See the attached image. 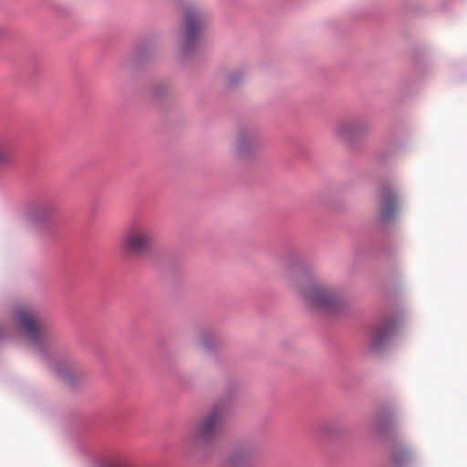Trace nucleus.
I'll use <instances>...</instances> for the list:
<instances>
[{"mask_svg":"<svg viewBox=\"0 0 467 467\" xmlns=\"http://www.w3.org/2000/svg\"><path fill=\"white\" fill-rule=\"evenodd\" d=\"M296 291L309 308L327 314H337L344 307V300L337 289L317 281L298 284Z\"/></svg>","mask_w":467,"mask_h":467,"instance_id":"obj_1","label":"nucleus"},{"mask_svg":"<svg viewBox=\"0 0 467 467\" xmlns=\"http://www.w3.org/2000/svg\"><path fill=\"white\" fill-rule=\"evenodd\" d=\"M152 239L151 229L147 224L131 225L122 235V252L129 257L139 258L150 250Z\"/></svg>","mask_w":467,"mask_h":467,"instance_id":"obj_2","label":"nucleus"},{"mask_svg":"<svg viewBox=\"0 0 467 467\" xmlns=\"http://www.w3.org/2000/svg\"><path fill=\"white\" fill-rule=\"evenodd\" d=\"M16 318L27 339L40 345L47 337V331L39 314L31 306H19L15 310Z\"/></svg>","mask_w":467,"mask_h":467,"instance_id":"obj_3","label":"nucleus"},{"mask_svg":"<svg viewBox=\"0 0 467 467\" xmlns=\"http://www.w3.org/2000/svg\"><path fill=\"white\" fill-rule=\"evenodd\" d=\"M224 416L225 410L223 407H213L191 431V436L202 441H212L217 435Z\"/></svg>","mask_w":467,"mask_h":467,"instance_id":"obj_4","label":"nucleus"},{"mask_svg":"<svg viewBox=\"0 0 467 467\" xmlns=\"http://www.w3.org/2000/svg\"><path fill=\"white\" fill-rule=\"evenodd\" d=\"M205 24L203 14L197 8H190L185 13L182 45L184 52L189 51L198 40Z\"/></svg>","mask_w":467,"mask_h":467,"instance_id":"obj_5","label":"nucleus"},{"mask_svg":"<svg viewBox=\"0 0 467 467\" xmlns=\"http://www.w3.org/2000/svg\"><path fill=\"white\" fill-rule=\"evenodd\" d=\"M377 202L381 220L389 221L394 218L399 210V199L392 186H383L379 192Z\"/></svg>","mask_w":467,"mask_h":467,"instance_id":"obj_6","label":"nucleus"},{"mask_svg":"<svg viewBox=\"0 0 467 467\" xmlns=\"http://www.w3.org/2000/svg\"><path fill=\"white\" fill-rule=\"evenodd\" d=\"M263 141L257 133L245 131L238 134L235 153L242 158H250L262 147Z\"/></svg>","mask_w":467,"mask_h":467,"instance_id":"obj_7","label":"nucleus"},{"mask_svg":"<svg viewBox=\"0 0 467 467\" xmlns=\"http://www.w3.org/2000/svg\"><path fill=\"white\" fill-rule=\"evenodd\" d=\"M368 125L359 120H343L338 122L334 128V135L336 138L350 141L365 132Z\"/></svg>","mask_w":467,"mask_h":467,"instance_id":"obj_8","label":"nucleus"},{"mask_svg":"<svg viewBox=\"0 0 467 467\" xmlns=\"http://www.w3.org/2000/svg\"><path fill=\"white\" fill-rule=\"evenodd\" d=\"M251 452L247 449H236L223 460L222 467H246Z\"/></svg>","mask_w":467,"mask_h":467,"instance_id":"obj_9","label":"nucleus"},{"mask_svg":"<svg viewBox=\"0 0 467 467\" xmlns=\"http://www.w3.org/2000/svg\"><path fill=\"white\" fill-rule=\"evenodd\" d=\"M393 327L392 322H383L377 325L371 334L370 345L373 348H379L382 346L385 339L389 337Z\"/></svg>","mask_w":467,"mask_h":467,"instance_id":"obj_10","label":"nucleus"},{"mask_svg":"<svg viewBox=\"0 0 467 467\" xmlns=\"http://www.w3.org/2000/svg\"><path fill=\"white\" fill-rule=\"evenodd\" d=\"M413 452L405 446L396 447L391 455V461L395 467H404L413 461Z\"/></svg>","mask_w":467,"mask_h":467,"instance_id":"obj_11","label":"nucleus"},{"mask_svg":"<svg viewBox=\"0 0 467 467\" xmlns=\"http://www.w3.org/2000/svg\"><path fill=\"white\" fill-rule=\"evenodd\" d=\"M14 147L10 140L0 139V166H5L11 162Z\"/></svg>","mask_w":467,"mask_h":467,"instance_id":"obj_12","label":"nucleus"},{"mask_svg":"<svg viewBox=\"0 0 467 467\" xmlns=\"http://www.w3.org/2000/svg\"><path fill=\"white\" fill-rule=\"evenodd\" d=\"M110 467H127V466L122 463H114Z\"/></svg>","mask_w":467,"mask_h":467,"instance_id":"obj_13","label":"nucleus"}]
</instances>
